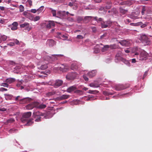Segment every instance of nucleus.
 <instances>
[{
	"instance_id": "nucleus-52",
	"label": "nucleus",
	"mask_w": 152,
	"mask_h": 152,
	"mask_svg": "<svg viewBox=\"0 0 152 152\" xmlns=\"http://www.w3.org/2000/svg\"><path fill=\"white\" fill-rule=\"evenodd\" d=\"M8 45H9L10 46H13L15 45V44L14 42H10L9 43L7 44Z\"/></svg>"
},
{
	"instance_id": "nucleus-18",
	"label": "nucleus",
	"mask_w": 152,
	"mask_h": 152,
	"mask_svg": "<svg viewBox=\"0 0 152 152\" xmlns=\"http://www.w3.org/2000/svg\"><path fill=\"white\" fill-rule=\"evenodd\" d=\"M106 5L105 8L106 9H110L112 7V4L110 0H107L106 1Z\"/></svg>"
},
{
	"instance_id": "nucleus-27",
	"label": "nucleus",
	"mask_w": 152,
	"mask_h": 152,
	"mask_svg": "<svg viewBox=\"0 0 152 152\" xmlns=\"http://www.w3.org/2000/svg\"><path fill=\"white\" fill-rule=\"evenodd\" d=\"M92 18L91 16H86L84 18L83 21L86 23H88L91 20Z\"/></svg>"
},
{
	"instance_id": "nucleus-60",
	"label": "nucleus",
	"mask_w": 152,
	"mask_h": 152,
	"mask_svg": "<svg viewBox=\"0 0 152 152\" xmlns=\"http://www.w3.org/2000/svg\"><path fill=\"white\" fill-rule=\"evenodd\" d=\"M83 77L86 81H88V78L86 75H83Z\"/></svg>"
},
{
	"instance_id": "nucleus-16",
	"label": "nucleus",
	"mask_w": 152,
	"mask_h": 152,
	"mask_svg": "<svg viewBox=\"0 0 152 152\" xmlns=\"http://www.w3.org/2000/svg\"><path fill=\"white\" fill-rule=\"evenodd\" d=\"M69 96L66 95H62L61 96H58L56 98V99L59 101L66 99L69 97Z\"/></svg>"
},
{
	"instance_id": "nucleus-51",
	"label": "nucleus",
	"mask_w": 152,
	"mask_h": 152,
	"mask_svg": "<svg viewBox=\"0 0 152 152\" xmlns=\"http://www.w3.org/2000/svg\"><path fill=\"white\" fill-rule=\"evenodd\" d=\"M77 38L79 39H83V36L81 35H77Z\"/></svg>"
},
{
	"instance_id": "nucleus-49",
	"label": "nucleus",
	"mask_w": 152,
	"mask_h": 152,
	"mask_svg": "<svg viewBox=\"0 0 152 152\" xmlns=\"http://www.w3.org/2000/svg\"><path fill=\"white\" fill-rule=\"evenodd\" d=\"M27 2L29 5L30 7H31L32 6V1L31 0H28Z\"/></svg>"
},
{
	"instance_id": "nucleus-6",
	"label": "nucleus",
	"mask_w": 152,
	"mask_h": 152,
	"mask_svg": "<svg viewBox=\"0 0 152 152\" xmlns=\"http://www.w3.org/2000/svg\"><path fill=\"white\" fill-rule=\"evenodd\" d=\"M148 53L145 51H143L140 53L139 60L140 61L145 60L147 59Z\"/></svg>"
},
{
	"instance_id": "nucleus-9",
	"label": "nucleus",
	"mask_w": 152,
	"mask_h": 152,
	"mask_svg": "<svg viewBox=\"0 0 152 152\" xmlns=\"http://www.w3.org/2000/svg\"><path fill=\"white\" fill-rule=\"evenodd\" d=\"M69 14L68 12H66L65 11H59L57 12V14L60 16L61 18H66L67 15Z\"/></svg>"
},
{
	"instance_id": "nucleus-10",
	"label": "nucleus",
	"mask_w": 152,
	"mask_h": 152,
	"mask_svg": "<svg viewBox=\"0 0 152 152\" xmlns=\"http://www.w3.org/2000/svg\"><path fill=\"white\" fill-rule=\"evenodd\" d=\"M63 83V81L62 80H57L53 82L52 85L55 88H57L62 85Z\"/></svg>"
},
{
	"instance_id": "nucleus-54",
	"label": "nucleus",
	"mask_w": 152,
	"mask_h": 152,
	"mask_svg": "<svg viewBox=\"0 0 152 152\" xmlns=\"http://www.w3.org/2000/svg\"><path fill=\"white\" fill-rule=\"evenodd\" d=\"M12 26L17 27L18 24L17 22H14L12 24Z\"/></svg>"
},
{
	"instance_id": "nucleus-32",
	"label": "nucleus",
	"mask_w": 152,
	"mask_h": 152,
	"mask_svg": "<svg viewBox=\"0 0 152 152\" xmlns=\"http://www.w3.org/2000/svg\"><path fill=\"white\" fill-rule=\"evenodd\" d=\"M123 58H124L122 57L121 56L116 55L115 56V60L116 61H122Z\"/></svg>"
},
{
	"instance_id": "nucleus-20",
	"label": "nucleus",
	"mask_w": 152,
	"mask_h": 152,
	"mask_svg": "<svg viewBox=\"0 0 152 152\" xmlns=\"http://www.w3.org/2000/svg\"><path fill=\"white\" fill-rule=\"evenodd\" d=\"M96 71L95 70H93L91 71L88 72L87 73V75L88 76L90 77H92L96 75Z\"/></svg>"
},
{
	"instance_id": "nucleus-17",
	"label": "nucleus",
	"mask_w": 152,
	"mask_h": 152,
	"mask_svg": "<svg viewBox=\"0 0 152 152\" xmlns=\"http://www.w3.org/2000/svg\"><path fill=\"white\" fill-rule=\"evenodd\" d=\"M55 24L53 21H49L48 23L46 25V27L47 28L50 29L52 27H54Z\"/></svg>"
},
{
	"instance_id": "nucleus-26",
	"label": "nucleus",
	"mask_w": 152,
	"mask_h": 152,
	"mask_svg": "<svg viewBox=\"0 0 152 152\" xmlns=\"http://www.w3.org/2000/svg\"><path fill=\"white\" fill-rule=\"evenodd\" d=\"M47 43L50 47H52L55 44V41L52 39L48 40L47 41Z\"/></svg>"
},
{
	"instance_id": "nucleus-59",
	"label": "nucleus",
	"mask_w": 152,
	"mask_h": 152,
	"mask_svg": "<svg viewBox=\"0 0 152 152\" xmlns=\"http://www.w3.org/2000/svg\"><path fill=\"white\" fill-rule=\"evenodd\" d=\"M0 91H7V89L4 88H0Z\"/></svg>"
},
{
	"instance_id": "nucleus-21",
	"label": "nucleus",
	"mask_w": 152,
	"mask_h": 152,
	"mask_svg": "<svg viewBox=\"0 0 152 152\" xmlns=\"http://www.w3.org/2000/svg\"><path fill=\"white\" fill-rule=\"evenodd\" d=\"M31 100V99L27 98L21 99L20 100V102L22 104H24L29 102Z\"/></svg>"
},
{
	"instance_id": "nucleus-25",
	"label": "nucleus",
	"mask_w": 152,
	"mask_h": 152,
	"mask_svg": "<svg viewBox=\"0 0 152 152\" xmlns=\"http://www.w3.org/2000/svg\"><path fill=\"white\" fill-rule=\"evenodd\" d=\"M37 103H38L37 105L36 106V108L39 109H43L45 108L46 107V106L45 104H39V103L37 102Z\"/></svg>"
},
{
	"instance_id": "nucleus-15",
	"label": "nucleus",
	"mask_w": 152,
	"mask_h": 152,
	"mask_svg": "<svg viewBox=\"0 0 152 152\" xmlns=\"http://www.w3.org/2000/svg\"><path fill=\"white\" fill-rule=\"evenodd\" d=\"M29 24L27 23H24L20 24V26L21 28L25 27V30L29 31L30 30L29 27Z\"/></svg>"
},
{
	"instance_id": "nucleus-31",
	"label": "nucleus",
	"mask_w": 152,
	"mask_h": 152,
	"mask_svg": "<svg viewBox=\"0 0 152 152\" xmlns=\"http://www.w3.org/2000/svg\"><path fill=\"white\" fill-rule=\"evenodd\" d=\"M121 61L124 63V64L128 66H130V63L129 61L126 60L125 58H124Z\"/></svg>"
},
{
	"instance_id": "nucleus-11",
	"label": "nucleus",
	"mask_w": 152,
	"mask_h": 152,
	"mask_svg": "<svg viewBox=\"0 0 152 152\" xmlns=\"http://www.w3.org/2000/svg\"><path fill=\"white\" fill-rule=\"evenodd\" d=\"M112 24L110 20L102 21L101 23V27L102 28H106L110 26Z\"/></svg>"
},
{
	"instance_id": "nucleus-43",
	"label": "nucleus",
	"mask_w": 152,
	"mask_h": 152,
	"mask_svg": "<svg viewBox=\"0 0 152 152\" xmlns=\"http://www.w3.org/2000/svg\"><path fill=\"white\" fill-rule=\"evenodd\" d=\"M1 86L4 87H8V84L7 83H2L1 84Z\"/></svg>"
},
{
	"instance_id": "nucleus-24",
	"label": "nucleus",
	"mask_w": 152,
	"mask_h": 152,
	"mask_svg": "<svg viewBox=\"0 0 152 152\" xmlns=\"http://www.w3.org/2000/svg\"><path fill=\"white\" fill-rule=\"evenodd\" d=\"M70 68L72 70H76L78 69V67L76 64L74 63L71 64Z\"/></svg>"
},
{
	"instance_id": "nucleus-12",
	"label": "nucleus",
	"mask_w": 152,
	"mask_h": 152,
	"mask_svg": "<svg viewBox=\"0 0 152 152\" xmlns=\"http://www.w3.org/2000/svg\"><path fill=\"white\" fill-rule=\"evenodd\" d=\"M38 103L37 102H34L31 103L30 104H28L26 107V108L28 110H31L33 109L34 107H36V106L37 105Z\"/></svg>"
},
{
	"instance_id": "nucleus-44",
	"label": "nucleus",
	"mask_w": 152,
	"mask_h": 152,
	"mask_svg": "<svg viewBox=\"0 0 152 152\" xmlns=\"http://www.w3.org/2000/svg\"><path fill=\"white\" fill-rule=\"evenodd\" d=\"M60 38H63L65 39H66L67 38V37L64 34H61V36H60Z\"/></svg>"
},
{
	"instance_id": "nucleus-47",
	"label": "nucleus",
	"mask_w": 152,
	"mask_h": 152,
	"mask_svg": "<svg viewBox=\"0 0 152 152\" xmlns=\"http://www.w3.org/2000/svg\"><path fill=\"white\" fill-rule=\"evenodd\" d=\"M7 110V109L3 107H0V111H5Z\"/></svg>"
},
{
	"instance_id": "nucleus-13",
	"label": "nucleus",
	"mask_w": 152,
	"mask_h": 152,
	"mask_svg": "<svg viewBox=\"0 0 152 152\" xmlns=\"http://www.w3.org/2000/svg\"><path fill=\"white\" fill-rule=\"evenodd\" d=\"M140 14L138 12H133L130 15V18L133 19H136L139 18L138 16Z\"/></svg>"
},
{
	"instance_id": "nucleus-50",
	"label": "nucleus",
	"mask_w": 152,
	"mask_h": 152,
	"mask_svg": "<svg viewBox=\"0 0 152 152\" xmlns=\"http://www.w3.org/2000/svg\"><path fill=\"white\" fill-rule=\"evenodd\" d=\"M83 19L81 17H77V20L78 22H80L82 21V20Z\"/></svg>"
},
{
	"instance_id": "nucleus-37",
	"label": "nucleus",
	"mask_w": 152,
	"mask_h": 152,
	"mask_svg": "<svg viewBox=\"0 0 152 152\" xmlns=\"http://www.w3.org/2000/svg\"><path fill=\"white\" fill-rule=\"evenodd\" d=\"M48 66L47 64L41 65L40 67V68L42 70H44L47 68Z\"/></svg>"
},
{
	"instance_id": "nucleus-42",
	"label": "nucleus",
	"mask_w": 152,
	"mask_h": 152,
	"mask_svg": "<svg viewBox=\"0 0 152 152\" xmlns=\"http://www.w3.org/2000/svg\"><path fill=\"white\" fill-rule=\"evenodd\" d=\"M146 11V9L145 7L144 6L142 7L141 11V14L142 15H144L145 14V12Z\"/></svg>"
},
{
	"instance_id": "nucleus-14",
	"label": "nucleus",
	"mask_w": 152,
	"mask_h": 152,
	"mask_svg": "<svg viewBox=\"0 0 152 152\" xmlns=\"http://www.w3.org/2000/svg\"><path fill=\"white\" fill-rule=\"evenodd\" d=\"M132 4V3L131 0H126L125 1H123L120 3V5H126L128 6H130Z\"/></svg>"
},
{
	"instance_id": "nucleus-2",
	"label": "nucleus",
	"mask_w": 152,
	"mask_h": 152,
	"mask_svg": "<svg viewBox=\"0 0 152 152\" xmlns=\"http://www.w3.org/2000/svg\"><path fill=\"white\" fill-rule=\"evenodd\" d=\"M139 40L144 46H149L151 44L150 39L145 34H140L139 38Z\"/></svg>"
},
{
	"instance_id": "nucleus-41",
	"label": "nucleus",
	"mask_w": 152,
	"mask_h": 152,
	"mask_svg": "<svg viewBox=\"0 0 152 152\" xmlns=\"http://www.w3.org/2000/svg\"><path fill=\"white\" fill-rule=\"evenodd\" d=\"M44 8V7L43 6H42L39 9H38L37 11L39 12H41L43 10Z\"/></svg>"
},
{
	"instance_id": "nucleus-62",
	"label": "nucleus",
	"mask_w": 152,
	"mask_h": 152,
	"mask_svg": "<svg viewBox=\"0 0 152 152\" xmlns=\"http://www.w3.org/2000/svg\"><path fill=\"white\" fill-rule=\"evenodd\" d=\"M30 11L32 13H35L37 11L35 9H31Z\"/></svg>"
},
{
	"instance_id": "nucleus-64",
	"label": "nucleus",
	"mask_w": 152,
	"mask_h": 152,
	"mask_svg": "<svg viewBox=\"0 0 152 152\" xmlns=\"http://www.w3.org/2000/svg\"><path fill=\"white\" fill-rule=\"evenodd\" d=\"M92 31L94 32H95L96 31V29L95 27H93L92 28Z\"/></svg>"
},
{
	"instance_id": "nucleus-61",
	"label": "nucleus",
	"mask_w": 152,
	"mask_h": 152,
	"mask_svg": "<svg viewBox=\"0 0 152 152\" xmlns=\"http://www.w3.org/2000/svg\"><path fill=\"white\" fill-rule=\"evenodd\" d=\"M147 74H148V73H147V72H145V73L143 75V78H142L143 79L147 75Z\"/></svg>"
},
{
	"instance_id": "nucleus-28",
	"label": "nucleus",
	"mask_w": 152,
	"mask_h": 152,
	"mask_svg": "<svg viewBox=\"0 0 152 152\" xmlns=\"http://www.w3.org/2000/svg\"><path fill=\"white\" fill-rule=\"evenodd\" d=\"M109 48V45H105L102 48L101 51L102 52H105L108 50Z\"/></svg>"
},
{
	"instance_id": "nucleus-29",
	"label": "nucleus",
	"mask_w": 152,
	"mask_h": 152,
	"mask_svg": "<svg viewBox=\"0 0 152 152\" xmlns=\"http://www.w3.org/2000/svg\"><path fill=\"white\" fill-rule=\"evenodd\" d=\"M15 80V79L11 78L7 79L6 80L5 82L7 83H9L10 84L14 82Z\"/></svg>"
},
{
	"instance_id": "nucleus-5",
	"label": "nucleus",
	"mask_w": 152,
	"mask_h": 152,
	"mask_svg": "<svg viewBox=\"0 0 152 152\" xmlns=\"http://www.w3.org/2000/svg\"><path fill=\"white\" fill-rule=\"evenodd\" d=\"M77 74L76 72L69 73L66 76V79L69 80H73L77 76Z\"/></svg>"
},
{
	"instance_id": "nucleus-35",
	"label": "nucleus",
	"mask_w": 152,
	"mask_h": 152,
	"mask_svg": "<svg viewBox=\"0 0 152 152\" xmlns=\"http://www.w3.org/2000/svg\"><path fill=\"white\" fill-rule=\"evenodd\" d=\"M99 92V91L97 90H89L88 93L89 94H96Z\"/></svg>"
},
{
	"instance_id": "nucleus-33",
	"label": "nucleus",
	"mask_w": 152,
	"mask_h": 152,
	"mask_svg": "<svg viewBox=\"0 0 152 152\" xmlns=\"http://www.w3.org/2000/svg\"><path fill=\"white\" fill-rule=\"evenodd\" d=\"M5 98L6 100H9L11 99L12 97V96L11 95L8 94H5Z\"/></svg>"
},
{
	"instance_id": "nucleus-56",
	"label": "nucleus",
	"mask_w": 152,
	"mask_h": 152,
	"mask_svg": "<svg viewBox=\"0 0 152 152\" xmlns=\"http://www.w3.org/2000/svg\"><path fill=\"white\" fill-rule=\"evenodd\" d=\"M40 19V17L39 16H36L34 18V21H37L39 20Z\"/></svg>"
},
{
	"instance_id": "nucleus-19",
	"label": "nucleus",
	"mask_w": 152,
	"mask_h": 152,
	"mask_svg": "<svg viewBox=\"0 0 152 152\" xmlns=\"http://www.w3.org/2000/svg\"><path fill=\"white\" fill-rule=\"evenodd\" d=\"M119 43L121 45L123 46H128L129 45V42L128 41L126 40H123L119 42Z\"/></svg>"
},
{
	"instance_id": "nucleus-3",
	"label": "nucleus",
	"mask_w": 152,
	"mask_h": 152,
	"mask_svg": "<svg viewBox=\"0 0 152 152\" xmlns=\"http://www.w3.org/2000/svg\"><path fill=\"white\" fill-rule=\"evenodd\" d=\"M44 114L41 112L39 111L35 112L33 113V117L36 118L35 121L36 122H39L41 121V117L40 116H43Z\"/></svg>"
},
{
	"instance_id": "nucleus-1",
	"label": "nucleus",
	"mask_w": 152,
	"mask_h": 152,
	"mask_svg": "<svg viewBox=\"0 0 152 152\" xmlns=\"http://www.w3.org/2000/svg\"><path fill=\"white\" fill-rule=\"evenodd\" d=\"M31 113L30 112L24 113L21 118V121L23 123L26 121L27 123L26 124V125H31L33 122L32 121L33 119H31L28 120V118L31 116Z\"/></svg>"
},
{
	"instance_id": "nucleus-57",
	"label": "nucleus",
	"mask_w": 152,
	"mask_h": 152,
	"mask_svg": "<svg viewBox=\"0 0 152 152\" xmlns=\"http://www.w3.org/2000/svg\"><path fill=\"white\" fill-rule=\"evenodd\" d=\"M14 42L15 43V44H16V45H19V41L17 39L15 40Z\"/></svg>"
},
{
	"instance_id": "nucleus-34",
	"label": "nucleus",
	"mask_w": 152,
	"mask_h": 152,
	"mask_svg": "<svg viewBox=\"0 0 152 152\" xmlns=\"http://www.w3.org/2000/svg\"><path fill=\"white\" fill-rule=\"evenodd\" d=\"M50 9L51 10V13H52L53 16L58 17V16H56V11L55 10H53L51 8H50Z\"/></svg>"
},
{
	"instance_id": "nucleus-22",
	"label": "nucleus",
	"mask_w": 152,
	"mask_h": 152,
	"mask_svg": "<svg viewBox=\"0 0 152 152\" xmlns=\"http://www.w3.org/2000/svg\"><path fill=\"white\" fill-rule=\"evenodd\" d=\"M76 89V88L75 86H72L68 88L66 91L68 92L71 93V92L75 90Z\"/></svg>"
},
{
	"instance_id": "nucleus-39",
	"label": "nucleus",
	"mask_w": 152,
	"mask_h": 152,
	"mask_svg": "<svg viewBox=\"0 0 152 152\" xmlns=\"http://www.w3.org/2000/svg\"><path fill=\"white\" fill-rule=\"evenodd\" d=\"M56 91H53L51 92H50L47 93V95L48 96H51L54 94H55L56 93Z\"/></svg>"
},
{
	"instance_id": "nucleus-8",
	"label": "nucleus",
	"mask_w": 152,
	"mask_h": 152,
	"mask_svg": "<svg viewBox=\"0 0 152 152\" xmlns=\"http://www.w3.org/2000/svg\"><path fill=\"white\" fill-rule=\"evenodd\" d=\"M59 69L62 72H66L69 69V66L67 64H61Z\"/></svg>"
},
{
	"instance_id": "nucleus-58",
	"label": "nucleus",
	"mask_w": 152,
	"mask_h": 152,
	"mask_svg": "<svg viewBox=\"0 0 152 152\" xmlns=\"http://www.w3.org/2000/svg\"><path fill=\"white\" fill-rule=\"evenodd\" d=\"M16 130L14 129H11L9 130V132L10 133H13Z\"/></svg>"
},
{
	"instance_id": "nucleus-40",
	"label": "nucleus",
	"mask_w": 152,
	"mask_h": 152,
	"mask_svg": "<svg viewBox=\"0 0 152 152\" xmlns=\"http://www.w3.org/2000/svg\"><path fill=\"white\" fill-rule=\"evenodd\" d=\"M7 36L5 35H3L1 36V38L2 41H5L7 39Z\"/></svg>"
},
{
	"instance_id": "nucleus-23",
	"label": "nucleus",
	"mask_w": 152,
	"mask_h": 152,
	"mask_svg": "<svg viewBox=\"0 0 152 152\" xmlns=\"http://www.w3.org/2000/svg\"><path fill=\"white\" fill-rule=\"evenodd\" d=\"M120 12L123 14H126L128 12L127 9H125L123 7H120L119 8Z\"/></svg>"
},
{
	"instance_id": "nucleus-45",
	"label": "nucleus",
	"mask_w": 152,
	"mask_h": 152,
	"mask_svg": "<svg viewBox=\"0 0 152 152\" xmlns=\"http://www.w3.org/2000/svg\"><path fill=\"white\" fill-rule=\"evenodd\" d=\"M107 33H105L103 35H102L101 36L100 38L101 39H103V38H104L106 37H107L106 36H107Z\"/></svg>"
},
{
	"instance_id": "nucleus-55",
	"label": "nucleus",
	"mask_w": 152,
	"mask_h": 152,
	"mask_svg": "<svg viewBox=\"0 0 152 152\" xmlns=\"http://www.w3.org/2000/svg\"><path fill=\"white\" fill-rule=\"evenodd\" d=\"M18 28L17 27H16L14 26H12V27H11V29L12 30H15L16 29H17Z\"/></svg>"
},
{
	"instance_id": "nucleus-36",
	"label": "nucleus",
	"mask_w": 152,
	"mask_h": 152,
	"mask_svg": "<svg viewBox=\"0 0 152 152\" xmlns=\"http://www.w3.org/2000/svg\"><path fill=\"white\" fill-rule=\"evenodd\" d=\"M15 119L13 118H10L7 120V122H5V124H7L8 123H11L15 121Z\"/></svg>"
},
{
	"instance_id": "nucleus-7",
	"label": "nucleus",
	"mask_w": 152,
	"mask_h": 152,
	"mask_svg": "<svg viewBox=\"0 0 152 152\" xmlns=\"http://www.w3.org/2000/svg\"><path fill=\"white\" fill-rule=\"evenodd\" d=\"M129 87V85H124L123 84H119L116 85L115 87V89L117 91H120L125 89Z\"/></svg>"
},
{
	"instance_id": "nucleus-30",
	"label": "nucleus",
	"mask_w": 152,
	"mask_h": 152,
	"mask_svg": "<svg viewBox=\"0 0 152 152\" xmlns=\"http://www.w3.org/2000/svg\"><path fill=\"white\" fill-rule=\"evenodd\" d=\"M109 48L111 49H115L118 48V47L115 44L111 45H109Z\"/></svg>"
},
{
	"instance_id": "nucleus-63",
	"label": "nucleus",
	"mask_w": 152,
	"mask_h": 152,
	"mask_svg": "<svg viewBox=\"0 0 152 152\" xmlns=\"http://www.w3.org/2000/svg\"><path fill=\"white\" fill-rule=\"evenodd\" d=\"M95 2L97 3H100L101 2L102 0H93Z\"/></svg>"
},
{
	"instance_id": "nucleus-38",
	"label": "nucleus",
	"mask_w": 152,
	"mask_h": 152,
	"mask_svg": "<svg viewBox=\"0 0 152 152\" xmlns=\"http://www.w3.org/2000/svg\"><path fill=\"white\" fill-rule=\"evenodd\" d=\"M89 86L91 87H96L98 88L99 86V84H96L94 83H91L89 84Z\"/></svg>"
},
{
	"instance_id": "nucleus-53",
	"label": "nucleus",
	"mask_w": 152,
	"mask_h": 152,
	"mask_svg": "<svg viewBox=\"0 0 152 152\" xmlns=\"http://www.w3.org/2000/svg\"><path fill=\"white\" fill-rule=\"evenodd\" d=\"M125 23H126L128 24L129 23L131 22V20H130V19H126L125 20Z\"/></svg>"
},
{
	"instance_id": "nucleus-46",
	"label": "nucleus",
	"mask_w": 152,
	"mask_h": 152,
	"mask_svg": "<svg viewBox=\"0 0 152 152\" xmlns=\"http://www.w3.org/2000/svg\"><path fill=\"white\" fill-rule=\"evenodd\" d=\"M20 12H22L24 11V7L22 5H20Z\"/></svg>"
},
{
	"instance_id": "nucleus-4",
	"label": "nucleus",
	"mask_w": 152,
	"mask_h": 152,
	"mask_svg": "<svg viewBox=\"0 0 152 152\" xmlns=\"http://www.w3.org/2000/svg\"><path fill=\"white\" fill-rule=\"evenodd\" d=\"M63 56V55H52V57H50L49 56H45L44 57V60L48 61V62H50L55 60V56Z\"/></svg>"
},
{
	"instance_id": "nucleus-48",
	"label": "nucleus",
	"mask_w": 152,
	"mask_h": 152,
	"mask_svg": "<svg viewBox=\"0 0 152 152\" xmlns=\"http://www.w3.org/2000/svg\"><path fill=\"white\" fill-rule=\"evenodd\" d=\"M122 55V53L121 51L118 50V51L116 55L121 56Z\"/></svg>"
}]
</instances>
